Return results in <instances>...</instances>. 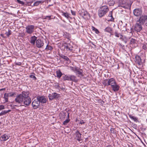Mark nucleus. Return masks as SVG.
I'll list each match as a JSON object with an SVG mask.
<instances>
[{
    "mask_svg": "<svg viewBox=\"0 0 147 147\" xmlns=\"http://www.w3.org/2000/svg\"><path fill=\"white\" fill-rule=\"evenodd\" d=\"M43 2H44V1H42V0L36 1L34 3L33 6H37L40 4H42V3H43Z\"/></svg>",
    "mask_w": 147,
    "mask_h": 147,
    "instance_id": "cd10ccee",
    "label": "nucleus"
},
{
    "mask_svg": "<svg viewBox=\"0 0 147 147\" xmlns=\"http://www.w3.org/2000/svg\"><path fill=\"white\" fill-rule=\"evenodd\" d=\"M108 82L109 86H111L115 84L116 82L113 78H111L108 79Z\"/></svg>",
    "mask_w": 147,
    "mask_h": 147,
    "instance_id": "aec40b11",
    "label": "nucleus"
},
{
    "mask_svg": "<svg viewBox=\"0 0 147 147\" xmlns=\"http://www.w3.org/2000/svg\"><path fill=\"white\" fill-rule=\"evenodd\" d=\"M84 121L83 120H81V121H80V124H84Z\"/></svg>",
    "mask_w": 147,
    "mask_h": 147,
    "instance_id": "8fccbe9b",
    "label": "nucleus"
},
{
    "mask_svg": "<svg viewBox=\"0 0 147 147\" xmlns=\"http://www.w3.org/2000/svg\"><path fill=\"white\" fill-rule=\"evenodd\" d=\"M142 24L147 26V15H144L141 16L138 19Z\"/></svg>",
    "mask_w": 147,
    "mask_h": 147,
    "instance_id": "423d86ee",
    "label": "nucleus"
},
{
    "mask_svg": "<svg viewBox=\"0 0 147 147\" xmlns=\"http://www.w3.org/2000/svg\"><path fill=\"white\" fill-rule=\"evenodd\" d=\"M62 78L64 81H72L74 82H77L78 81L76 77L74 75H65L62 76Z\"/></svg>",
    "mask_w": 147,
    "mask_h": 147,
    "instance_id": "20e7f679",
    "label": "nucleus"
},
{
    "mask_svg": "<svg viewBox=\"0 0 147 147\" xmlns=\"http://www.w3.org/2000/svg\"><path fill=\"white\" fill-rule=\"evenodd\" d=\"M34 26L32 25H29L26 27V32L29 34H31L34 32Z\"/></svg>",
    "mask_w": 147,
    "mask_h": 147,
    "instance_id": "0eeeda50",
    "label": "nucleus"
},
{
    "mask_svg": "<svg viewBox=\"0 0 147 147\" xmlns=\"http://www.w3.org/2000/svg\"><path fill=\"white\" fill-rule=\"evenodd\" d=\"M142 48L143 49L146 50L147 49V47L145 45H144L142 47Z\"/></svg>",
    "mask_w": 147,
    "mask_h": 147,
    "instance_id": "a18cd8bd",
    "label": "nucleus"
},
{
    "mask_svg": "<svg viewBox=\"0 0 147 147\" xmlns=\"http://www.w3.org/2000/svg\"><path fill=\"white\" fill-rule=\"evenodd\" d=\"M71 69L75 72H77L78 74L80 75H81V76H82V73L81 71L80 70L79 68H78L77 67H70Z\"/></svg>",
    "mask_w": 147,
    "mask_h": 147,
    "instance_id": "f3484780",
    "label": "nucleus"
},
{
    "mask_svg": "<svg viewBox=\"0 0 147 147\" xmlns=\"http://www.w3.org/2000/svg\"><path fill=\"white\" fill-rule=\"evenodd\" d=\"M16 64L17 65H20L21 64V63L20 62H18L17 63H16Z\"/></svg>",
    "mask_w": 147,
    "mask_h": 147,
    "instance_id": "09e8293b",
    "label": "nucleus"
},
{
    "mask_svg": "<svg viewBox=\"0 0 147 147\" xmlns=\"http://www.w3.org/2000/svg\"><path fill=\"white\" fill-rule=\"evenodd\" d=\"M69 113H68L67 116H68V117H69Z\"/></svg>",
    "mask_w": 147,
    "mask_h": 147,
    "instance_id": "13d9d810",
    "label": "nucleus"
},
{
    "mask_svg": "<svg viewBox=\"0 0 147 147\" xmlns=\"http://www.w3.org/2000/svg\"><path fill=\"white\" fill-rule=\"evenodd\" d=\"M51 16H47L45 17V19H47L48 18L49 19H51Z\"/></svg>",
    "mask_w": 147,
    "mask_h": 147,
    "instance_id": "3c124183",
    "label": "nucleus"
},
{
    "mask_svg": "<svg viewBox=\"0 0 147 147\" xmlns=\"http://www.w3.org/2000/svg\"><path fill=\"white\" fill-rule=\"evenodd\" d=\"M16 1L19 3L21 4L22 5H24V3L23 1H21L20 0H16Z\"/></svg>",
    "mask_w": 147,
    "mask_h": 147,
    "instance_id": "4c0bfd02",
    "label": "nucleus"
},
{
    "mask_svg": "<svg viewBox=\"0 0 147 147\" xmlns=\"http://www.w3.org/2000/svg\"><path fill=\"white\" fill-rule=\"evenodd\" d=\"M133 13L134 15L136 16H141L142 14V11L140 9H136L134 10Z\"/></svg>",
    "mask_w": 147,
    "mask_h": 147,
    "instance_id": "9b49d317",
    "label": "nucleus"
},
{
    "mask_svg": "<svg viewBox=\"0 0 147 147\" xmlns=\"http://www.w3.org/2000/svg\"><path fill=\"white\" fill-rule=\"evenodd\" d=\"M64 47L67 51H72L73 48V46L70 43L65 44L64 45Z\"/></svg>",
    "mask_w": 147,
    "mask_h": 147,
    "instance_id": "a211bd4d",
    "label": "nucleus"
},
{
    "mask_svg": "<svg viewBox=\"0 0 147 147\" xmlns=\"http://www.w3.org/2000/svg\"><path fill=\"white\" fill-rule=\"evenodd\" d=\"M26 92H22L21 94L18 95L16 97L15 101L21 104L23 102V99L24 98V95Z\"/></svg>",
    "mask_w": 147,
    "mask_h": 147,
    "instance_id": "39448f33",
    "label": "nucleus"
},
{
    "mask_svg": "<svg viewBox=\"0 0 147 147\" xmlns=\"http://www.w3.org/2000/svg\"><path fill=\"white\" fill-rule=\"evenodd\" d=\"M87 14V12L86 11L84 12H82L81 15L84 18L86 16V15Z\"/></svg>",
    "mask_w": 147,
    "mask_h": 147,
    "instance_id": "79ce46f5",
    "label": "nucleus"
},
{
    "mask_svg": "<svg viewBox=\"0 0 147 147\" xmlns=\"http://www.w3.org/2000/svg\"><path fill=\"white\" fill-rule=\"evenodd\" d=\"M105 32L108 33L110 34L111 35H113L112 34L113 32V29L110 26H108L106 28L104 29Z\"/></svg>",
    "mask_w": 147,
    "mask_h": 147,
    "instance_id": "dca6fc26",
    "label": "nucleus"
},
{
    "mask_svg": "<svg viewBox=\"0 0 147 147\" xmlns=\"http://www.w3.org/2000/svg\"><path fill=\"white\" fill-rule=\"evenodd\" d=\"M53 49V47L49 45H47L45 49L47 50H52Z\"/></svg>",
    "mask_w": 147,
    "mask_h": 147,
    "instance_id": "2f4dec72",
    "label": "nucleus"
},
{
    "mask_svg": "<svg viewBox=\"0 0 147 147\" xmlns=\"http://www.w3.org/2000/svg\"><path fill=\"white\" fill-rule=\"evenodd\" d=\"M48 1H49V2H50L51 0H48Z\"/></svg>",
    "mask_w": 147,
    "mask_h": 147,
    "instance_id": "052dcab7",
    "label": "nucleus"
},
{
    "mask_svg": "<svg viewBox=\"0 0 147 147\" xmlns=\"http://www.w3.org/2000/svg\"><path fill=\"white\" fill-rule=\"evenodd\" d=\"M120 39L122 40L125 44H126L127 42V38L126 37H123L122 35H121V37H120Z\"/></svg>",
    "mask_w": 147,
    "mask_h": 147,
    "instance_id": "b1692460",
    "label": "nucleus"
},
{
    "mask_svg": "<svg viewBox=\"0 0 147 147\" xmlns=\"http://www.w3.org/2000/svg\"><path fill=\"white\" fill-rule=\"evenodd\" d=\"M0 36H1L2 37L5 38H6V37L5 36H4L3 35V34H0Z\"/></svg>",
    "mask_w": 147,
    "mask_h": 147,
    "instance_id": "603ef678",
    "label": "nucleus"
},
{
    "mask_svg": "<svg viewBox=\"0 0 147 147\" xmlns=\"http://www.w3.org/2000/svg\"><path fill=\"white\" fill-rule=\"evenodd\" d=\"M92 29L93 30L95 31L96 33L98 34L99 33V32L98 30L94 27L92 26Z\"/></svg>",
    "mask_w": 147,
    "mask_h": 147,
    "instance_id": "72a5a7b5",
    "label": "nucleus"
},
{
    "mask_svg": "<svg viewBox=\"0 0 147 147\" xmlns=\"http://www.w3.org/2000/svg\"><path fill=\"white\" fill-rule=\"evenodd\" d=\"M37 100H38L39 103L44 104L46 103L47 98L44 96H38L36 98Z\"/></svg>",
    "mask_w": 147,
    "mask_h": 147,
    "instance_id": "1a4fd4ad",
    "label": "nucleus"
},
{
    "mask_svg": "<svg viewBox=\"0 0 147 147\" xmlns=\"http://www.w3.org/2000/svg\"><path fill=\"white\" fill-rule=\"evenodd\" d=\"M136 40L135 39L131 38L130 40V44H134Z\"/></svg>",
    "mask_w": 147,
    "mask_h": 147,
    "instance_id": "e433bc0d",
    "label": "nucleus"
},
{
    "mask_svg": "<svg viewBox=\"0 0 147 147\" xmlns=\"http://www.w3.org/2000/svg\"><path fill=\"white\" fill-rule=\"evenodd\" d=\"M11 34V31L10 30H8V31L7 32H6L5 33V34L8 37Z\"/></svg>",
    "mask_w": 147,
    "mask_h": 147,
    "instance_id": "7c9ffc66",
    "label": "nucleus"
},
{
    "mask_svg": "<svg viewBox=\"0 0 147 147\" xmlns=\"http://www.w3.org/2000/svg\"><path fill=\"white\" fill-rule=\"evenodd\" d=\"M11 111V110H8L7 111H6V113H8L9 112H10Z\"/></svg>",
    "mask_w": 147,
    "mask_h": 147,
    "instance_id": "864d4df0",
    "label": "nucleus"
},
{
    "mask_svg": "<svg viewBox=\"0 0 147 147\" xmlns=\"http://www.w3.org/2000/svg\"><path fill=\"white\" fill-rule=\"evenodd\" d=\"M59 56L61 58L64 59L65 61H69V59L66 56L61 55H59Z\"/></svg>",
    "mask_w": 147,
    "mask_h": 147,
    "instance_id": "bb28decb",
    "label": "nucleus"
},
{
    "mask_svg": "<svg viewBox=\"0 0 147 147\" xmlns=\"http://www.w3.org/2000/svg\"><path fill=\"white\" fill-rule=\"evenodd\" d=\"M129 3L128 1L126 2V0H119V6H120L125 8L128 9L130 8L132 3V2L129 1Z\"/></svg>",
    "mask_w": 147,
    "mask_h": 147,
    "instance_id": "f03ea898",
    "label": "nucleus"
},
{
    "mask_svg": "<svg viewBox=\"0 0 147 147\" xmlns=\"http://www.w3.org/2000/svg\"><path fill=\"white\" fill-rule=\"evenodd\" d=\"M56 74L57 77L59 78H60L62 75V74L60 71H56Z\"/></svg>",
    "mask_w": 147,
    "mask_h": 147,
    "instance_id": "c756f323",
    "label": "nucleus"
},
{
    "mask_svg": "<svg viewBox=\"0 0 147 147\" xmlns=\"http://www.w3.org/2000/svg\"><path fill=\"white\" fill-rule=\"evenodd\" d=\"M110 13H112V12H111H111H110Z\"/></svg>",
    "mask_w": 147,
    "mask_h": 147,
    "instance_id": "0e129e2a",
    "label": "nucleus"
},
{
    "mask_svg": "<svg viewBox=\"0 0 147 147\" xmlns=\"http://www.w3.org/2000/svg\"><path fill=\"white\" fill-rule=\"evenodd\" d=\"M111 86L112 89V90L114 92L117 91L118 90H119V86L117 84L116 82L115 84Z\"/></svg>",
    "mask_w": 147,
    "mask_h": 147,
    "instance_id": "6ab92c4d",
    "label": "nucleus"
},
{
    "mask_svg": "<svg viewBox=\"0 0 147 147\" xmlns=\"http://www.w3.org/2000/svg\"><path fill=\"white\" fill-rule=\"evenodd\" d=\"M6 110L2 111L1 113H0V116H2L6 114Z\"/></svg>",
    "mask_w": 147,
    "mask_h": 147,
    "instance_id": "ea45409f",
    "label": "nucleus"
},
{
    "mask_svg": "<svg viewBox=\"0 0 147 147\" xmlns=\"http://www.w3.org/2000/svg\"><path fill=\"white\" fill-rule=\"evenodd\" d=\"M71 12L72 15L75 16L76 15V12L75 11L71 10Z\"/></svg>",
    "mask_w": 147,
    "mask_h": 147,
    "instance_id": "49530a36",
    "label": "nucleus"
},
{
    "mask_svg": "<svg viewBox=\"0 0 147 147\" xmlns=\"http://www.w3.org/2000/svg\"><path fill=\"white\" fill-rule=\"evenodd\" d=\"M104 1L106 4H108L109 5H113L115 3V2L113 0H104Z\"/></svg>",
    "mask_w": 147,
    "mask_h": 147,
    "instance_id": "5701e85b",
    "label": "nucleus"
},
{
    "mask_svg": "<svg viewBox=\"0 0 147 147\" xmlns=\"http://www.w3.org/2000/svg\"><path fill=\"white\" fill-rule=\"evenodd\" d=\"M37 37L35 36H32L30 38L29 41L32 45H34L35 41L37 40Z\"/></svg>",
    "mask_w": 147,
    "mask_h": 147,
    "instance_id": "4468645a",
    "label": "nucleus"
},
{
    "mask_svg": "<svg viewBox=\"0 0 147 147\" xmlns=\"http://www.w3.org/2000/svg\"><path fill=\"white\" fill-rule=\"evenodd\" d=\"M109 10V9L107 6L105 5L101 7L98 11L99 16L100 18L103 16Z\"/></svg>",
    "mask_w": 147,
    "mask_h": 147,
    "instance_id": "f257e3e1",
    "label": "nucleus"
},
{
    "mask_svg": "<svg viewBox=\"0 0 147 147\" xmlns=\"http://www.w3.org/2000/svg\"><path fill=\"white\" fill-rule=\"evenodd\" d=\"M136 62L139 65H140L141 64V59L140 57L139 56L137 55L135 56Z\"/></svg>",
    "mask_w": 147,
    "mask_h": 147,
    "instance_id": "412c9836",
    "label": "nucleus"
},
{
    "mask_svg": "<svg viewBox=\"0 0 147 147\" xmlns=\"http://www.w3.org/2000/svg\"><path fill=\"white\" fill-rule=\"evenodd\" d=\"M108 79L105 80L103 82L102 84L105 86H109Z\"/></svg>",
    "mask_w": 147,
    "mask_h": 147,
    "instance_id": "c85d7f7f",
    "label": "nucleus"
},
{
    "mask_svg": "<svg viewBox=\"0 0 147 147\" xmlns=\"http://www.w3.org/2000/svg\"><path fill=\"white\" fill-rule=\"evenodd\" d=\"M8 94H9V96L10 97H12L16 95V93L13 92H10Z\"/></svg>",
    "mask_w": 147,
    "mask_h": 147,
    "instance_id": "473e14b6",
    "label": "nucleus"
},
{
    "mask_svg": "<svg viewBox=\"0 0 147 147\" xmlns=\"http://www.w3.org/2000/svg\"><path fill=\"white\" fill-rule=\"evenodd\" d=\"M114 34L115 36L117 37H121V35L120 34L118 33L117 32H115L114 33Z\"/></svg>",
    "mask_w": 147,
    "mask_h": 147,
    "instance_id": "c9c22d12",
    "label": "nucleus"
},
{
    "mask_svg": "<svg viewBox=\"0 0 147 147\" xmlns=\"http://www.w3.org/2000/svg\"><path fill=\"white\" fill-rule=\"evenodd\" d=\"M40 103L38 100H34L32 103V105L34 109H37L40 106Z\"/></svg>",
    "mask_w": 147,
    "mask_h": 147,
    "instance_id": "f8f14e48",
    "label": "nucleus"
},
{
    "mask_svg": "<svg viewBox=\"0 0 147 147\" xmlns=\"http://www.w3.org/2000/svg\"><path fill=\"white\" fill-rule=\"evenodd\" d=\"M75 135L77 140L79 142L82 140L81 138L82 134L80 133V132L78 130H77L75 132Z\"/></svg>",
    "mask_w": 147,
    "mask_h": 147,
    "instance_id": "2eb2a0df",
    "label": "nucleus"
},
{
    "mask_svg": "<svg viewBox=\"0 0 147 147\" xmlns=\"http://www.w3.org/2000/svg\"><path fill=\"white\" fill-rule=\"evenodd\" d=\"M5 88H2L1 89H0V90H5Z\"/></svg>",
    "mask_w": 147,
    "mask_h": 147,
    "instance_id": "4d7b16f0",
    "label": "nucleus"
},
{
    "mask_svg": "<svg viewBox=\"0 0 147 147\" xmlns=\"http://www.w3.org/2000/svg\"><path fill=\"white\" fill-rule=\"evenodd\" d=\"M142 24L140 22L139 20H138L136 23V24L134 28V30L137 32H140L142 29Z\"/></svg>",
    "mask_w": 147,
    "mask_h": 147,
    "instance_id": "6e6552de",
    "label": "nucleus"
},
{
    "mask_svg": "<svg viewBox=\"0 0 147 147\" xmlns=\"http://www.w3.org/2000/svg\"><path fill=\"white\" fill-rule=\"evenodd\" d=\"M109 15H110V16L111 17V19H110L109 20V21H113V20H114V18L113 17L112 14H111L110 13Z\"/></svg>",
    "mask_w": 147,
    "mask_h": 147,
    "instance_id": "c03bdc74",
    "label": "nucleus"
},
{
    "mask_svg": "<svg viewBox=\"0 0 147 147\" xmlns=\"http://www.w3.org/2000/svg\"><path fill=\"white\" fill-rule=\"evenodd\" d=\"M59 88L61 89L62 90H65V88Z\"/></svg>",
    "mask_w": 147,
    "mask_h": 147,
    "instance_id": "6e6d98bb",
    "label": "nucleus"
},
{
    "mask_svg": "<svg viewBox=\"0 0 147 147\" xmlns=\"http://www.w3.org/2000/svg\"><path fill=\"white\" fill-rule=\"evenodd\" d=\"M5 106L3 105H0V111L5 109Z\"/></svg>",
    "mask_w": 147,
    "mask_h": 147,
    "instance_id": "37998d69",
    "label": "nucleus"
},
{
    "mask_svg": "<svg viewBox=\"0 0 147 147\" xmlns=\"http://www.w3.org/2000/svg\"><path fill=\"white\" fill-rule=\"evenodd\" d=\"M24 95V98L23 99V102H22L25 105V107L28 106L31 102L30 98L29 96V93L28 92H26Z\"/></svg>",
    "mask_w": 147,
    "mask_h": 147,
    "instance_id": "7ed1b4c3",
    "label": "nucleus"
},
{
    "mask_svg": "<svg viewBox=\"0 0 147 147\" xmlns=\"http://www.w3.org/2000/svg\"><path fill=\"white\" fill-rule=\"evenodd\" d=\"M119 46L122 48L124 47V45H122L121 43L119 44Z\"/></svg>",
    "mask_w": 147,
    "mask_h": 147,
    "instance_id": "de8ad7c7",
    "label": "nucleus"
},
{
    "mask_svg": "<svg viewBox=\"0 0 147 147\" xmlns=\"http://www.w3.org/2000/svg\"><path fill=\"white\" fill-rule=\"evenodd\" d=\"M9 94L7 93H5L4 95L3 98L5 100V102H7L8 101Z\"/></svg>",
    "mask_w": 147,
    "mask_h": 147,
    "instance_id": "a878e982",
    "label": "nucleus"
},
{
    "mask_svg": "<svg viewBox=\"0 0 147 147\" xmlns=\"http://www.w3.org/2000/svg\"><path fill=\"white\" fill-rule=\"evenodd\" d=\"M59 96V94L56 92L53 93L51 94H49L48 96L49 99L51 100L54 99L58 98Z\"/></svg>",
    "mask_w": 147,
    "mask_h": 147,
    "instance_id": "9d476101",
    "label": "nucleus"
},
{
    "mask_svg": "<svg viewBox=\"0 0 147 147\" xmlns=\"http://www.w3.org/2000/svg\"><path fill=\"white\" fill-rule=\"evenodd\" d=\"M44 42L40 39H38L36 41V46L38 48H41L44 45Z\"/></svg>",
    "mask_w": 147,
    "mask_h": 147,
    "instance_id": "ddd939ff",
    "label": "nucleus"
},
{
    "mask_svg": "<svg viewBox=\"0 0 147 147\" xmlns=\"http://www.w3.org/2000/svg\"><path fill=\"white\" fill-rule=\"evenodd\" d=\"M30 77L32 78L34 80H36V78L34 75H31L30 76Z\"/></svg>",
    "mask_w": 147,
    "mask_h": 147,
    "instance_id": "58836bf2",
    "label": "nucleus"
},
{
    "mask_svg": "<svg viewBox=\"0 0 147 147\" xmlns=\"http://www.w3.org/2000/svg\"><path fill=\"white\" fill-rule=\"evenodd\" d=\"M56 88H60V86L59 85H56Z\"/></svg>",
    "mask_w": 147,
    "mask_h": 147,
    "instance_id": "5fc2aeb1",
    "label": "nucleus"
},
{
    "mask_svg": "<svg viewBox=\"0 0 147 147\" xmlns=\"http://www.w3.org/2000/svg\"><path fill=\"white\" fill-rule=\"evenodd\" d=\"M9 138L8 136L6 134H5L1 136L0 138V139L1 141H4L7 140Z\"/></svg>",
    "mask_w": 147,
    "mask_h": 147,
    "instance_id": "4be33fe9",
    "label": "nucleus"
},
{
    "mask_svg": "<svg viewBox=\"0 0 147 147\" xmlns=\"http://www.w3.org/2000/svg\"><path fill=\"white\" fill-rule=\"evenodd\" d=\"M70 121V120L69 119H66L65 120L64 122H63V124L64 125H66V124L68 123L69 121Z\"/></svg>",
    "mask_w": 147,
    "mask_h": 147,
    "instance_id": "a19ab883",
    "label": "nucleus"
},
{
    "mask_svg": "<svg viewBox=\"0 0 147 147\" xmlns=\"http://www.w3.org/2000/svg\"><path fill=\"white\" fill-rule=\"evenodd\" d=\"M62 15L64 16L66 18H69V14L68 13H67V12H66V13L62 12Z\"/></svg>",
    "mask_w": 147,
    "mask_h": 147,
    "instance_id": "f704fd0d",
    "label": "nucleus"
},
{
    "mask_svg": "<svg viewBox=\"0 0 147 147\" xmlns=\"http://www.w3.org/2000/svg\"><path fill=\"white\" fill-rule=\"evenodd\" d=\"M92 44L93 45H94V44L93 43H92Z\"/></svg>",
    "mask_w": 147,
    "mask_h": 147,
    "instance_id": "e2e57ef3",
    "label": "nucleus"
},
{
    "mask_svg": "<svg viewBox=\"0 0 147 147\" xmlns=\"http://www.w3.org/2000/svg\"><path fill=\"white\" fill-rule=\"evenodd\" d=\"M65 114H66V113H64V116H65V115H65Z\"/></svg>",
    "mask_w": 147,
    "mask_h": 147,
    "instance_id": "bf43d9fd",
    "label": "nucleus"
},
{
    "mask_svg": "<svg viewBox=\"0 0 147 147\" xmlns=\"http://www.w3.org/2000/svg\"><path fill=\"white\" fill-rule=\"evenodd\" d=\"M129 117L131 119L133 120L135 122H138V118L135 117L131 115H129Z\"/></svg>",
    "mask_w": 147,
    "mask_h": 147,
    "instance_id": "393cba45",
    "label": "nucleus"
},
{
    "mask_svg": "<svg viewBox=\"0 0 147 147\" xmlns=\"http://www.w3.org/2000/svg\"><path fill=\"white\" fill-rule=\"evenodd\" d=\"M52 5H49V7H50V6H51Z\"/></svg>",
    "mask_w": 147,
    "mask_h": 147,
    "instance_id": "680f3d73",
    "label": "nucleus"
}]
</instances>
